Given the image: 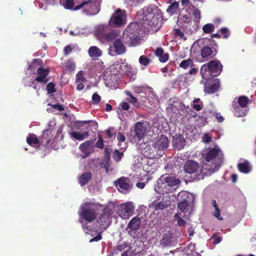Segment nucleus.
<instances>
[{"label":"nucleus","instance_id":"f257e3e1","mask_svg":"<svg viewBox=\"0 0 256 256\" xmlns=\"http://www.w3.org/2000/svg\"><path fill=\"white\" fill-rule=\"evenodd\" d=\"M162 12L154 5H150L140 10L137 14L139 24L143 26L148 32H154L158 30L161 27L160 18Z\"/></svg>","mask_w":256,"mask_h":256},{"label":"nucleus","instance_id":"f03ea898","mask_svg":"<svg viewBox=\"0 0 256 256\" xmlns=\"http://www.w3.org/2000/svg\"><path fill=\"white\" fill-rule=\"evenodd\" d=\"M204 156L206 162L202 166V175L198 178H203L204 175H210L217 171L223 160V154L218 146L208 148L204 151Z\"/></svg>","mask_w":256,"mask_h":256},{"label":"nucleus","instance_id":"7ed1b4c3","mask_svg":"<svg viewBox=\"0 0 256 256\" xmlns=\"http://www.w3.org/2000/svg\"><path fill=\"white\" fill-rule=\"evenodd\" d=\"M101 207V206L93 203L86 202L82 205L78 212L80 222L83 223V220L89 222L94 220L99 213V208Z\"/></svg>","mask_w":256,"mask_h":256},{"label":"nucleus","instance_id":"20e7f679","mask_svg":"<svg viewBox=\"0 0 256 256\" xmlns=\"http://www.w3.org/2000/svg\"><path fill=\"white\" fill-rule=\"evenodd\" d=\"M136 24L130 25L123 32V39L130 46H136L140 40L139 34L135 31Z\"/></svg>","mask_w":256,"mask_h":256},{"label":"nucleus","instance_id":"39448f33","mask_svg":"<svg viewBox=\"0 0 256 256\" xmlns=\"http://www.w3.org/2000/svg\"><path fill=\"white\" fill-rule=\"evenodd\" d=\"M100 2L98 0H89L76 6L74 10H76L82 8L88 14L94 15L100 12Z\"/></svg>","mask_w":256,"mask_h":256},{"label":"nucleus","instance_id":"423d86ee","mask_svg":"<svg viewBox=\"0 0 256 256\" xmlns=\"http://www.w3.org/2000/svg\"><path fill=\"white\" fill-rule=\"evenodd\" d=\"M222 65H202L200 74L202 78L208 80L218 76L221 72Z\"/></svg>","mask_w":256,"mask_h":256},{"label":"nucleus","instance_id":"0eeeda50","mask_svg":"<svg viewBox=\"0 0 256 256\" xmlns=\"http://www.w3.org/2000/svg\"><path fill=\"white\" fill-rule=\"evenodd\" d=\"M109 24L112 26L119 27L124 26L126 23V14L124 10L118 8L112 14L108 21Z\"/></svg>","mask_w":256,"mask_h":256},{"label":"nucleus","instance_id":"6e6552de","mask_svg":"<svg viewBox=\"0 0 256 256\" xmlns=\"http://www.w3.org/2000/svg\"><path fill=\"white\" fill-rule=\"evenodd\" d=\"M138 148L140 152L147 158L152 159L158 156L152 141L140 144Z\"/></svg>","mask_w":256,"mask_h":256},{"label":"nucleus","instance_id":"1a4fd4ad","mask_svg":"<svg viewBox=\"0 0 256 256\" xmlns=\"http://www.w3.org/2000/svg\"><path fill=\"white\" fill-rule=\"evenodd\" d=\"M141 219L138 216H134L128 222L126 228V231L130 236L132 238H137L140 234L138 231L141 223Z\"/></svg>","mask_w":256,"mask_h":256},{"label":"nucleus","instance_id":"9d476101","mask_svg":"<svg viewBox=\"0 0 256 256\" xmlns=\"http://www.w3.org/2000/svg\"><path fill=\"white\" fill-rule=\"evenodd\" d=\"M134 210V204L131 202H128L119 206L118 213L122 219H128L133 214Z\"/></svg>","mask_w":256,"mask_h":256},{"label":"nucleus","instance_id":"9b49d317","mask_svg":"<svg viewBox=\"0 0 256 256\" xmlns=\"http://www.w3.org/2000/svg\"><path fill=\"white\" fill-rule=\"evenodd\" d=\"M146 123L141 122H138L136 124L134 130L132 132V136L133 138L131 140L137 142L144 138L146 132Z\"/></svg>","mask_w":256,"mask_h":256},{"label":"nucleus","instance_id":"f8f14e48","mask_svg":"<svg viewBox=\"0 0 256 256\" xmlns=\"http://www.w3.org/2000/svg\"><path fill=\"white\" fill-rule=\"evenodd\" d=\"M153 144L158 152V156H161L164 153V150L167 148L168 144V138L162 135L160 137L152 141Z\"/></svg>","mask_w":256,"mask_h":256},{"label":"nucleus","instance_id":"ddd939ff","mask_svg":"<svg viewBox=\"0 0 256 256\" xmlns=\"http://www.w3.org/2000/svg\"><path fill=\"white\" fill-rule=\"evenodd\" d=\"M98 224L99 230L101 231L106 229L111 222V214L108 210L100 214L96 220Z\"/></svg>","mask_w":256,"mask_h":256},{"label":"nucleus","instance_id":"4468645a","mask_svg":"<svg viewBox=\"0 0 256 256\" xmlns=\"http://www.w3.org/2000/svg\"><path fill=\"white\" fill-rule=\"evenodd\" d=\"M79 150L82 154V158H86L90 154L93 152L94 150V144L92 140H87L81 144L79 146Z\"/></svg>","mask_w":256,"mask_h":256},{"label":"nucleus","instance_id":"2eb2a0df","mask_svg":"<svg viewBox=\"0 0 256 256\" xmlns=\"http://www.w3.org/2000/svg\"><path fill=\"white\" fill-rule=\"evenodd\" d=\"M125 52L126 48L119 39L116 40L109 48V54L112 56L122 54Z\"/></svg>","mask_w":256,"mask_h":256},{"label":"nucleus","instance_id":"dca6fc26","mask_svg":"<svg viewBox=\"0 0 256 256\" xmlns=\"http://www.w3.org/2000/svg\"><path fill=\"white\" fill-rule=\"evenodd\" d=\"M161 180L164 181L166 184L169 186L171 192H174L178 187L180 182L178 178H176L174 176H170L168 174H164L161 176Z\"/></svg>","mask_w":256,"mask_h":256},{"label":"nucleus","instance_id":"f3484780","mask_svg":"<svg viewBox=\"0 0 256 256\" xmlns=\"http://www.w3.org/2000/svg\"><path fill=\"white\" fill-rule=\"evenodd\" d=\"M116 186L118 190L123 194L128 192L132 189L129 180L126 178H120L116 182Z\"/></svg>","mask_w":256,"mask_h":256},{"label":"nucleus","instance_id":"a211bd4d","mask_svg":"<svg viewBox=\"0 0 256 256\" xmlns=\"http://www.w3.org/2000/svg\"><path fill=\"white\" fill-rule=\"evenodd\" d=\"M170 198L166 196L160 202L156 200L154 201L150 204V208L155 210H158L167 208L170 206Z\"/></svg>","mask_w":256,"mask_h":256},{"label":"nucleus","instance_id":"6ab92c4d","mask_svg":"<svg viewBox=\"0 0 256 256\" xmlns=\"http://www.w3.org/2000/svg\"><path fill=\"white\" fill-rule=\"evenodd\" d=\"M154 190L158 194H164L171 192L169 186L164 180L162 181L161 180V177L158 180Z\"/></svg>","mask_w":256,"mask_h":256},{"label":"nucleus","instance_id":"aec40b11","mask_svg":"<svg viewBox=\"0 0 256 256\" xmlns=\"http://www.w3.org/2000/svg\"><path fill=\"white\" fill-rule=\"evenodd\" d=\"M110 30V27L106 24H100L98 25L95 28V34L100 41L102 42V39L106 35Z\"/></svg>","mask_w":256,"mask_h":256},{"label":"nucleus","instance_id":"412c9836","mask_svg":"<svg viewBox=\"0 0 256 256\" xmlns=\"http://www.w3.org/2000/svg\"><path fill=\"white\" fill-rule=\"evenodd\" d=\"M37 72L38 76L35 78L34 80L43 84H46L48 81V79L46 78L49 74L48 68L40 67L38 68Z\"/></svg>","mask_w":256,"mask_h":256},{"label":"nucleus","instance_id":"4be33fe9","mask_svg":"<svg viewBox=\"0 0 256 256\" xmlns=\"http://www.w3.org/2000/svg\"><path fill=\"white\" fill-rule=\"evenodd\" d=\"M120 68L122 74L128 76L130 80H135L136 70L131 65H122L120 66Z\"/></svg>","mask_w":256,"mask_h":256},{"label":"nucleus","instance_id":"5701e85b","mask_svg":"<svg viewBox=\"0 0 256 256\" xmlns=\"http://www.w3.org/2000/svg\"><path fill=\"white\" fill-rule=\"evenodd\" d=\"M198 168L199 167L198 164L192 160L187 161L184 166L185 172L188 174L197 172Z\"/></svg>","mask_w":256,"mask_h":256},{"label":"nucleus","instance_id":"b1692460","mask_svg":"<svg viewBox=\"0 0 256 256\" xmlns=\"http://www.w3.org/2000/svg\"><path fill=\"white\" fill-rule=\"evenodd\" d=\"M185 144V140L182 135H176L173 137L172 145L175 148L180 150Z\"/></svg>","mask_w":256,"mask_h":256},{"label":"nucleus","instance_id":"393cba45","mask_svg":"<svg viewBox=\"0 0 256 256\" xmlns=\"http://www.w3.org/2000/svg\"><path fill=\"white\" fill-rule=\"evenodd\" d=\"M70 135L72 139L82 141L88 137L89 133L86 130L82 132L72 131L70 132Z\"/></svg>","mask_w":256,"mask_h":256},{"label":"nucleus","instance_id":"a878e982","mask_svg":"<svg viewBox=\"0 0 256 256\" xmlns=\"http://www.w3.org/2000/svg\"><path fill=\"white\" fill-rule=\"evenodd\" d=\"M184 107V104L180 102L177 100L176 102H174L173 104H172V102H170V104L168 107L167 110L168 111L171 110L174 113L176 114L178 112V114H182L180 110H182Z\"/></svg>","mask_w":256,"mask_h":256},{"label":"nucleus","instance_id":"bb28decb","mask_svg":"<svg viewBox=\"0 0 256 256\" xmlns=\"http://www.w3.org/2000/svg\"><path fill=\"white\" fill-rule=\"evenodd\" d=\"M135 90L136 92L140 94V96H138L140 100L141 99H143L146 101V94H148L149 92H150L154 96H155L151 88L138 87L136 88Z\"/></svg>","mask_w":256,"mask_h":256},{"label":"nucleus","instance_id":"cd10ccee","mask_svg":"<svg viewBox=\"0 0 256 256\" xmlns=\"http://www.w3.org/2000/svg\"><path fill=\"white\" fill-rule=\"evenodd\" d=\"M148 160L146 158H141L138 160V162L134 164V168L138 170H142L146 172H150L148 166H147Z\"/></svg>","mask_w":256,"mask_h":256},{"label":"nucleus","instance_id":"c85d7f7f","mask_svg":"<svg viewBox=\"0 0 256 256\" xmlns=\"http://www.w3.org/2000/svg\"><path fill=\"white\" fill-rule=\"evenodd\" d=\"M172 234L169 231H166L163 234L160 240V245L163 246H168L172 244Z\"/></svg>","mask_w":256,"mask_h":256},{"label":"nucleus","instance_id":"c756f323","mask_svg":"<svg viewBox=\"0 0 256 256\" xmlns=\"http://www.w3.org/2000/svg\"><path fill=\"white\" fill-rule=\"evenodd\" d=\"M154 54L158 58L161 62H166L168 58V54L164 52V50L162 48H156Z\"/></svg>","mask_w":256,"mask_h":256},{"label":"nucleus","instance_id":"7c9ffc66","mask_svg":"<svg viewBox=\"0 0 256 256\" xmlns=\"http://www.w3.org/2000/svg\"><path fill=\"white\" fill-rule=\"evenodd\" d=\"M238 168L241 172L245 174L250 172L252 170V168L250 165L249 162L246 160L240 162L238 164Z\"/></svg>","mask_w":256,"mask_h":256},{"label":"nucleus","instance_id":"2f4dec72","mask_svg":"<svg viewBox=\"0 0 256 256\" xmlns=\"http://www.w3.org/2000/svg\"><path fill=\"white\" fill-rule=\"evenodd\" d=\"M88 52L89 56L93 58L100 56L102 54L101 50L96 46L90 47Z\"/></svg>","mask_w":256,"mask_h":256},{"label":"nucleus","instance_id":"473e14b6","mask_svg":"<svg viewBox=\"0 0 256 256\" xmlns=\"http://www.w3.org/2000/svg\"><path fill=\"white\" fill-rule=\"evenodd\" d=\"M189 201L188 199H184L178 203V208L182 212H186L189 210Z\"/></svg>","mask_w":256,"mask_h":256},{"label":"nucleus","instance_id":"72a5a7b5","mask_svg":"<svg viewBox=\"0 0 256 256\" xmlns=\"http://www.w3.org/2000/svg\"><path fill=\"white\" fill-rule=\"evenodd\" d=\"M128 100L135 107H140L141 105L145 104V100L143 99L140 100L138 97L136 98L132 96L128 98Z\"/></svg>","mask_w":256,"mask_h":256},{"label":"nucleus","instance_id":"f704fd0d","mask_svg":"<svg viewBox=\"0 0 256 256\" xmlns=\"http://www.w3.org/2000/svg\"><path fill=\"white\" fill-rule=\"evenodd\" d=\"M220 88V82L218 80H216L214 83L210 86H206L204 90L208 94H212L216 92Z\"/></svg>","mask_w":256,"mask_h":256},{"label":"nucleus","instance_id":"c9c22d12","mask_svg":"<svg viewBox=\"0 0 256 256\" xmlns=\"http://www.w3.org/2000/svg\"><path fill=\"white\" fill-rule=\"evenodd\" d=\"M117 32H114L110 29L108 32L106 33V36H105L104 38L102 40V42H105L112 41V40L116 39L117 38Z\"/></svg>","mask_w":256,"mask_h":256},{"label":"nucleus","instance_id":"e433bc0d","mask_svg":"<svg viewBox=\"0 0 256 256\" xmlns=\"http://www.w3.org/2000/svg\"><path fill=\"white\" fill-rule=\"evenodd\" d=\"M92 178V174L90 172H85L79 178V182L82 186L86 184Z\"/></svg>","mask_w":256,"mask_h":256},{"label":"nucleus","instance_id":"4c0bfd02","mask_svg":"<svg viewBox=\"0 0 256 256\" xmlns=\"http://www.w3.org/2000/svg\"><path fill=\"white\" fill-rule=\"evenodd\" d=\"M27 142L30 146H35L36 144H38V140L36 136L33 134H30L26 138Z\"/></svg>","mask_w":256,"mask_h":256},{"label":"nucleus","instance_id":"58836bf2","mask_svg":"<svg viewBox=\"0 0 256 256\" xmlns=\"http://www.w3.org/2000/svg\"><path fill=\"white\" fill-rule=\"evenodd\" d=\"M249 101L248 98L246 96H241L238 100V102L242 108L246 107Z\"/></svg>","mask_w":256,"mask_h":256},{"label":"nucleus","instance_id":"ea45409f","mask_svg":"<svg viewBox=\"0 0 256 256\" xmlns=\"http://www.w3.org/2000/svg\"><path fill=\"white\" fill-rule=\"evenodd\" d=\"M182 216L180 213H176L174 214V220L177 222V224L178 226H184L186 224V221L182 218Z\"/></svg>","mask_w":256,"mask_h":256},{"label":"nucleus","instance_id":"a19ab883","mask_svg":"<svg viewBox=\"0 0 256 256\" xmlns=\"http://www.w3.org/2000/svg\"><path fill=\"white\" fill-rule=\"evenodd\" d=\"M128 246L126 243L120 244L116 247L113 250L112 254H116L118 252H121L128 248Z\"/></svg>","mask_w":256,"mask_h":256},{"label":"nucleus","instance_id":"79ce46f5","mask_svg":"<svg viewBox=\"0 0 256 256\" xmlns=\"http://www.w3.org/2000/svg\"><path fill=\"white\" fill-rule=\"evenodd\" d=\"M212 53L211 48L208 46L204 47L201 50V55L203 58H206Z\"/></svg>","mask_w":256,"mask_h":256},{"label":"nucleus","instance_id":"37998d69","mask_svg":"<svg viewBox=\"0 0 256 256\" xmlns=\"http://www.w3.org/2000/svg\"><path fill=\"white\" fill-rule=\"evenodd\" d=\"M214 29V26L212 24H208L204 26L202 30L204 32L209 34L213 32Z\"/></svg>","mask_w":256,"mask_h":256},{"label":"nucleus","instance_id":"c03bdc74","mask_svg":"<svg viewBox=\"0 0 256 256\" xmlns=\"http://www.w3.org/2000/svg\"><path fill=\"white\" fill-rule=\"evenodd\" d=\"M202 104L200 99L196 98L193 101V108L196 110L199 111L202 108Z\"/></svg>","mask_w":256,"mask_h":256},{"label":"nucleus","instance_id":"a18cd8bd","mask_svg":"<svg viewBox=\"0 0 256 256\" xmlns=\"http://www.w3.org/2000/svg\"><path fill=\"white\" fill-rule=\"evenodd\" d=\"M76 82H86V79L83 76V72L82 70L80 71L76 76Z\"/></svg>","mask_w":256,"mask_h":256},{"label":"nucleus","instance_id":"49530a36","mask_svg":"<svg viewBox=\"0 0 256 256\" xmlns=\"http://www.w3.org/2000/svg\"><path fill=\"white\" fill-rule=\"evenodd\" d=\"M178 3L174 2L170 4L167 10L168 12L173 14L176 12L178 8Z\"/></svg>","mask_w":256,"mask_h":256},{"label":"nucleus","instance_id":"de8ad7c7","mask_svg":"<svg viewBox=\"0 0 256 256\" xmlns=\"http://www.w3.org/2000/svg\"><path fill=\"white\" fill-rule=\"evenodd\" d=\"M55 86V84L52 82H50L46 86V90L48 94H53L56 91Z\"/></svg>","mask_w":256,"mask_h":256},{"label":"nucleus","instance_id":"09e8293b","mask_svg":"<svg viewBox=\"0 0 256 256\" xmlns=\"http://www.w3.org/2000/svg\"><path fill=\"white\" fill-rule=\"evenodd\" d=\"M174 36L176 37H178L184 40H186V38L182 32L179 29H175L174 30Z\"/></svg>","mask_w":256,"mask_h":256},{"label":"nucleus","instance_id":"8fccbe9b","mask_svg":"<svg viewBox=\"0 0 256 256\" xmlns=\"http://www.w3.org/2000/svg\"><path fill=\"white\" fill-rule=\"evenodd\" d=\"M65 3L63 4L65 8L72 9L74 6V0H64Z\"/></svg>","mask_w":256,"mask_h":256},{"label":"nucleus","instance_id":"3c124183","mask_svg":"<svg viewBox=\"0 0 256 256\" xmlns=\"http://www.w3.org/2000/svg\"><path fill=\"white\" fill-rule=\"evenodd\" d=\"M139 62L140 64H148L151 62V60L146 56H142L139 58Z\"/></svg>","mask_w":256,"mask_h":256},{"label":"nucleus","instance_id":"603ef678","mask_svg":"<svg viewBox=\"0 0 256 256\" xmlns=\"http://www.w3.org/2000/svg\"><path fill=\"white\" fill-rule=\"evenodd\" d=\"M117 138L119 141L118 144L120 146H122V142H124L126 140V138L124 134H122L121 132H118L117 136Z\"/></svg>","mask_w":256,"mask_h":256},{"label":"nucleus","instance_id":"864d4df0","mask_svg":"<svg viewBox=\"0 0 256 256\" xmlns=\"http://www.w3.org/2000/svg\"><path fill=\"white\" fill-rule=\"evenodd\" d=\"M193 15L194 16V20L198 22L200 18V11L197 9L194 10Z\"/></svg>","mask_w":256,"mask_h":256},{"label":"nucleus","instance_id":"5fc2aeb1","mask_svg":"<svg viewBox=\"0 0 256 256\" xmlns=\"http://www.w3.org/2000/svg\"><path fill=\"white\" fill-rule=\"evenodd\" d=\"M122 152H118V150H115L114 152V158L116 160V161H120L122 158Z\"/></svg>","mask_w":256,"mask_h":256},{"label":"nucleus","instance_id":"6e6d98bb","mask_svg":"<svg viewBox=\"0 0 256 256\" xmlns=\"http://www.w3.org/2000/svg\"><path fill=\"white\" fill-rule=\"evenodd\" d=\"M96 147L102 148L104 147V140L100 136H98V140L96 145Z\"/></svg>","mask_w":256,"mask_h":256},{"label":"nucleus","instance_id":"4d7b16f0","mask_svg":"<svg viewBox=\"0 0 256 256\" xmlns=\"http://www.w3.org/2000/svg\"><path fill=\"white\" fill-rule=\"evenodd\" d=\"M122 256H132V250H131L130 248L128 246L126 250L122 254Z\"/></svg>","mask_w":256,"mask_h":256},{"label":"nucleus","instance_id":"13d9d810","mask_svg":"<svg viewBox=\"0 0 256 256\" xmlns=\"http://www.w3.org/2000/svg\"><path fill=\"white\" fill-rule=\"evenodd\" d=\"M73 48L72 46L68 45L66 46L64 50V54L65 55H68L70 54Z\"/></svg>","mask_w":256,"mask_h":256},{"label":"nucleus","instance_id":"bf43d9fd","mask_svg":"<svg viewBox=\"0 0 256 256\" xmlns=\"http://www.w3.org/2000/svg\"><path fill=\"white\" fill-rule=\"evenodd\" d=\"M212 140V137L207 134H204L202 138V141L205 143H208Z\"/></svg>","mask_w":256,"mask_h":256},{"label":"nucleus","instance_id":"052dcab7","mask_svg":"<svg viewBox=\"0 0 256 256\" xmlns=\"http://www.w3.org/2000/svg\"><path fill=\"white\" fill-rule=\"evenodd\" d=\"M92 100L94 101V103L97 104L100 102V97L98 94L95 93L92 96Z\"/></svg>","mask_w":256,"mask_h":256},{"label":"nucleus","instance_id":"680f3d73","mask_svg":"<svg viewBox=\"0 0 256 256\" xmlns=\"http://www.w3.org/2000/svg\"><path fill=\"white\" fill-rule=\"evenodd\" d=\"M215 210H215L214 213V216L216 218H218V220H222V218L221 217L220 214V210L218 208H216Z\"/></svg>","mask_w":256,"mask_h":256},{"label":"nucleus","instance_id":"e2e57ef3","mask_svg":"<svg viewBox=\"0 0 256 256\" xmlns=\"http://www.w3.org/2000/svg\"><path fill=\"white\" fill-rule=\"evenodd\" d=\"M220 32L224 34V38H226L228 36V30L226 28H222L220 30Z\"/></svg>","mask_w":256,"mask_h":256},{"label":"nucleus","instance_id":"0e129e2a","mask_svg":"<svg viewBox=\"0 0 256 256\" xmlns=\"http://www.w3.org/2000/svg\"><path fill=\"white\" fill-rule=\"evenodd\" d=\"M179 19L184 22H188L190 21V18L187 15L183 16L182 18H180Z\"/></svg>","mask_w":256,"mask_h":256},{"label":"nucleus","instance_id":"69168bd1","mask_svg":"<svg viewBox=\"0 0 256 256\" xmlns=\"http://www.w3.org/2000/svg\"><path fill=\"white\" fill-rule=\"evenodd\" d=\"M102 239V236L100 234H98L96 236L93 238L91 240H90V242H98Z\"/></svg>","mask_w":256,"mask_h":256},{"label":"nucleus","instance_id":"338daca9","mask_svg":"<svg viewBox=\"0 0 256 256\" xmlns=\"http://www.w3.org/2000/svg\"><path fill=\"white\" fill-rule=\"evenodd\" d=\"M50 106L53 108L56 109L59 111H62L64 110V108L62 106H61L60 104H53V105H50Z\"/></svg>","mask_w":256,"mask_h":256},{"label":"nucleus","instance_id":"774afa93","mask_svg":"<svg viewBox=\"0 0 256 256\" xmlns=\"http://www.w3.org/2000/svg\"><path fill=\"white\" fill-rule=\"evenodd\" d=\"M50 132V129H46L44 130L42 137L44 138H46L48 134Z\"/></svg>","mask_w":256,"mask_h":256}]
</instances>
